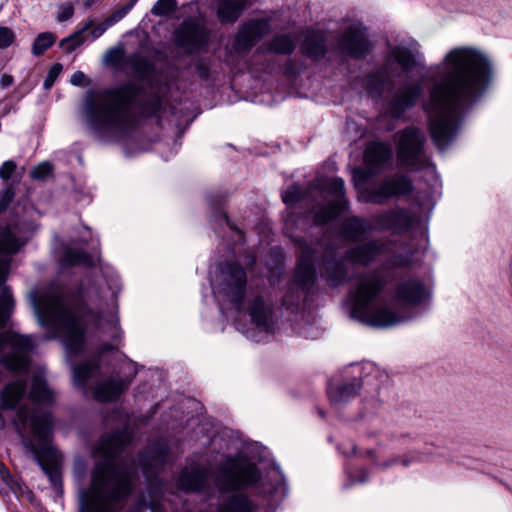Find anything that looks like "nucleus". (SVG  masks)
<instances>
[{"instance_id": "f704fd0d", "label": "nucleus", "mask_w": 512, "mask_h": 512, "mask_svg": "<svg viewBox=\"0 0 512 512\" xmlns=\"http://www.w3.org/2000/svg\"><path fill=\"white\" fill-rule=\"evenodd\" d=\"M126 62L137 80L142 82L151 81L155 73V65L150 60L138 54H133L128 57Z\"/></svg>"}, {"instance_id": "a18cd8bd", "label": "nucleus", "mask_w": 512, "mask_h": 512, "mask_svg": "<svg viewBox=\"0 0 512 512\" xmlns=\"http://www.w3.org/2000/svg\"><path fill=\"white\" fill-rule=\"evenodd\" d=\"M56 41V37L51 32H42L39 33L33 41L32 44V53L33 55L39 57L44 54V52L49 49Z\"/></svg>"}, {"instance_id": "f03ea898", "label": "nucleus", "mask_w": 512, "mask_h": 512, "mask_svg": "<svg viewBox=\"0 0 512 512\" xmlns=\"http://www.w3.org/2000/svg\"><path fill=\"white\" fill-rule=\"evenodd\" d=\"M162 96L158 91L147 92L144 87L128 81L97 92L84 104V118L89 131L102 142L119 140L132 130L133 110L150 117L160 110Z\"/></svg>"}, {"instance_id": "09e8293b", "label": "nucleus", "mask_w": 512, "mask_h": 512, "mask_svg": "<svg viewBox=\"0 0 512 512\" xmlns=\"http://www.w3.org/2000/svg\"><path fill=\"white\" fill-rule=\"evenodd\" d=\"M305 195L306 193H303L298 185L293 184L282 193V200L286 205H294Z\"/></svg>"}, {"instance_id": "72a5a7b5", "label": "nucleus", "mask_w": 512, "mask_h": 512, "mask_svg": "<svg viewBox=\"0 0 512 512\" xmlns=\"http://www.w3.org/2000/svg\"><path fill=\"white\" fill-rule=\"evenodd\" d=\"M247 0H218L217 17L222 24L234 23L242 15Z\"/></svg>"}, {"instance_id": "603ef678", "label": "nucleus", "mask_w": 512, "mask_h": 512, "mask_svg": "<svg viewBox=\"0 0 512 512\" xmlns=\"http://www.w3.org/2000/svg\"><path fill=\"white\" fill-rule=\"evenodd\" d=\"M62 68V64L60 63H55L50 67L43 82L44 89L48 90L54 85L56 79L62 71Z\"/></svg>"}, {"instance_id": "e2e57ef3", "label": "nucleus", "mask_w": 512, "mask_h": 512, "mask_svg": "<svg viewBox=\"0 0 512 512\" xmlns=\"http://www.w3.org/2000/svg\"><path fill=\"white\" fill-rule=\"evenodd\" d=\"M109 27H111V25H108V24H107V21H106V19H105L103 22H101L97 27H95V28L91 31V35H92V37H93L94 39L99 38L100 36H102V35L105 33V31H106Z\"/></svg>"}, {"instance_id": "5701e85b", "label": "nucleus", "mask_w": 512, "mask_h": 512, "mask_svg": "<svg viewBox=\"0 0 512 512\" xmlns=\"http://www.w3.org/2000/svg\"><path fill=\"white\" fill-rule=\"evenodd\" d=\"M420 83L404 85L398 89L387 102V112L394 119H400L411 108H413L422 95Z\"/></svg>"}, {"instance_id": "ddd939ff", "label": "nucleus", "mask_w": 512, "mask_h": 512, "mask_svg": "<svg viewBox=\"0 0 512 512\" xmlns=\"http://www.w3.org/2000/svg\"><path fill=\"white\" fill-rule=\"evenodd\" d=\"M122 369L126 371L123 377L112 374L97 382L93 390L96 400L103 403L115 402L128 390L138 371L133 363L126 364Z\"/></svg>"}, {"instance_id": "864d4df0", "label": "nucleus", "mask_w": 512, "mask_h": 512, "mask_svg": "<svg viewBox=\"0 0 512 512\" xmlns=\"http://www.w3.org/2000/svg\"><path fill=\"white\" fill-rule=\"evenodd\" d=\"M195 71L198 75V77L203 80L207 81L210 78V65L207 59H199L194 64Z\"/></svg>"}, {"instance_id": "49530a36", "label": "nucleus", "mask_w": 512, "mask_h": 512, "mask_svg": "<svg viewBox=\"0 0 512 512\" xmlns=\"http://www.w3.org/2000/svg\"><path fill=\"white\" fill-rule=\"evenodd\" d=\"M306 295L304 292L300 290L292 281L288 286L287 292L283 297V305L287 309H297L304 297Z\"/></svg>"}, {"instance_id": "0e129e2a", "label": "nucleus", "mask_w": 512, "mask_h": 512, "mask_svg": "<svg viewBox=\"0 0 512 512\" xmlns=\"http://www.w3.org/2000/svg\"><path fill=\"white\" fill-rule=\"evenodd\" d=\"M148 508L147 503L143 501H138L133 506H131L126 512H145Z\"/></svg>"}, {"instance_id": "7ed1b4c3", "label": "nucleus", "mask_w": 512, "mask_h": 512, "mask_svg": "<svg viewBox=\"0 0 512 512\" xmlns=\"http://www.w3.org/2000/svg\"><path fill=\"white\" fill-rule=\"evenodd\" d=\"M28 297L39 325L59 329L70 355L82 352L86 328L100 325L99 314L85 303L81 288L42 295L31 291Z\"/></svg>"}, {"instance_id": "f8f14e48", "label": "nucleus", "mask_w": 512, "mask_h": 512, "mask_svg": "<svg viewBox=\"0 0 512 512\" xmlns=\"http://www.w3.org/2000/svg\"><path fill=\"white\" fill-rule=\"evenodd\" d=\"M294 242L300 250L296 269L292 282L305 294L310 293L317 281V270L315 267V246L305 239L296 237Z\"/></svg>"}, {"instance_id": "bf43d9fd", "label": "nucleus", "mask_w": 512, "mask_h": 512, "mask_svg": "<svg viewBox=\"0 0 512 512\" xmlns=\"http://www.w3.org/2000/svg\"><path fill=\"white\" fill-rule=\"evenodd\" d=\"M74 14V7L72 4H64L60 7V11L57 14V20L64 22L69 20Z\"/></svg>"}, {"instance_id": "a211bd4d", "label": "nucleus", "mask_w": 512, "mask_h": 512, "mask_svg": "<svg viewBox=\"0 0 512 512\" xmlns=\"http://www.w3.org/2000/svg\"><path fill=\"white\" fill-rule=\"evenodd\" d=\"M7 342L13 352L3 355L2 363L11 371L26 369L30 363L28 355L34 349L33 336L13 334L7 338Z\"/></svg>"}, {"instance_id": "aec40b11", "label": "nucleus", "mask_w": 512, "mask_h": 512, "mask_svg": "<svg viewBox=\"0 0 512 512\" xmlns=\"http://www.w3.org/2000/svg\"><path fill=\"white\" fill-rule=\"evenodd\" d=\"M346 257H338L337 250L328 247L322 255L321 277L332 288L341 286L349 281Z\"/></svg>"}, {"instance_id": "39448f33", "label": "nucleus", "mask_w": 512, "mask_h": 512, "mask_svg": "<svg viewBox=\"0 0 512 512\" xmlns=\"http://www.w3.org/2000/svg\"><path fill=\"white\" fill-rule=\"evenodd\" d=\"M13 425L23 446L32 453L56 494L62 496L61 455L49 445L53 433L52 413L41 408L21 405L16 411Z\"/></svg>"}, {"instance_id": "6e6552de", "label": "nucleus", "mask_w": 512, "mask_h": 512, "mask_svg": "<svg viewBox=\"0 0 512 512\" xmlns=\"http://www.w3.org/2000/svg\"><path fill=\"white\" fill-rule=\"evenodd\" d=\"M247 288V274L238 263L226 261L220 265L216 289L238 311L241 312Z\"/></svg>"}, {"instance_id": "69168bd1", "label": "nucleus", "mask_w": 512, "mask_h": 512, "mask_svg": "<svg viewBox=\"0 0 512 512\" xmlns=\"http://www.w3.org/2000/svg\"><path fill=\"white\" fill-rule=\"evenodd\" d=\"M13 83V77L11 75L3 74L0 80L2 87H9Z\"/></svg>"}, {"instance_id": "de8ad7c7", "label": "nucleus", "mask_w": 512, "mask_h": 512, "mask_svg": "<svg viewBox=\"0 0 512 512\" xmlns=\"http://www.w3.org/2000/svg\"><path fill=\"white\" fill-rule=\"evenodd\" d=\"M177 10L176 0H157L150 12L157 17H169Z\"/></svg>"}, {"instance_id": "a19ab883", "label": "nucleus", "mask_w": 512, "mask_h": 512, "mask_svg": "<svg viewBox=\"0 0 512 512\" xmlns=\"http://www.w3.org/2000/svg\"><path fill=\"white\" fill-rule=\"evenodd\" d=\"M267 51L278 55H291L296 49L295 41L288 34L275 35L266 43Z\"/></svg>"}, {"instance_id": "b1692460", "label": "nucleus", "mask_w": 512, "mask_h": 512, "mask_svg": "<svg viewBox=\"0 0 512 512\" xmlns=\"http://www.w3.org/2000/svg\"><path fill=\"white\" fill-rule=\"evenodd\" d=\"M390 242L380 239H371L356 246L350 247L345 252V257L351 263L361 266H369L378 256L389 252Z\"/></svg>"}, {"instance_id": "13d9d810", "label": "nucleus", "mask_w": 512, "mask_h": 512, "mask_svg": "<svg viewBox=\"0 0 512 512\" xmlns=\"http://www.w3.org/2000/svg\"><path fill=\"white\" fill-rule=\"evenodd\" d=\"M16 168V163L13 160L5 161L0 166V178L5 181L9 180Z\"/></svg>"}, {"instance_id": "3c124183", "label": "nucleus", "mask_w": 512, "mask_h": 512, "mask_svg": "<svg viewBox=\"0 0 512 512\" xmlns=\"http://www.w3.org/2000/svg\"><path fill=\"white\" fill-rule=\"evenodd\" d=\"M53 167L49 162H42L35 166L31 172L30 176L35 180H42L49 176L52 173Z\"/></svg>"}, {"instance_id": "7c9ffc66", "label": "nucleus", "mask_w": 512, "mask_h": 512, "mask_svg": "<svg viewBox=\"0 0 512 512\" xmlns=\"http://www.w3.org/2000/svg\"><path fill=\"white\" fill-rule=\"evenodd\" d=\"M303 55L317 61L325 57L328 52L326 38L320 31L309 30L301 44Z\"/></svg>"}, {"instance_id": "9b49d317", "label": "nucleus", "mask_w": 512, "mask_h": 512, "mask_svg": "<svg viewBox=\"0 0 512 512\" xmlns=\"http://www.w3.org/2000/svg\"><path fill=\"white\" fill-rule=\"evenodd\" d=\"M33 228L32 223L21 224L17 221L0 229V253L4 254L3 257H0V286L4 285L7 280L11 265L10 256L16 254L26 242L23 233L33 230Z\"/></svg>"}, {"instance_id": "774afa93", "label": "nucleus", "mask_w": 512, "mask_h": 512, "mask_svg": "<svg viewBox=\"0 0 512 512\" xmlns=\"http://www.w3.org/2000/svg\"><path fill=\"white\" fill-rule=\"evenodd\" d=\"M399 462V457H394L393 459L389 460V461H385L383 463H381L379 466L381 468H388L394 464H397Z\"/></svg>"}, {"instance_id": "052dcab7", "label": "nucleus", "mask_w": 512, "mask_h": 512, "mask_svg": "<svg viewBox=\"0 0 512 512\" xmlns=\"http://www.w3.org/2000/svg\"><path fill=\"white\" fill-rule=\"evenodd\" d=\"M70 83L74 86L84 87L89 84V81L82 71H76L72 74Z\"/></svg>"}, {"instance_id": "9d476101", "label": "nucleus", "mask_w": 512, "mask_h": 512, "mask_svg": "<svg viewBox=\"0 0 512 512\" xmlns=\"http://www.w3.org/2000/svg\"><path fill=\"white\" fill-rule=\"evenodd\" d=\"M316 187L321 193H326L333 197L332 201L327 204L318 205L313 211V223L316 226H322L344 213L348 208V200L345 197V183L342 178L336 177L323 180Z\"/></svg>"}, {"instance_id": "473e14b6", "label": "nucleus", "mask_w": 512, "mask_h": 512, "mask_svg": "<svg viewBox=\"0 0 512 512\" xmlns=\"http://www.w3.org/2000/svg\"><path fill=\"white\" fill-rule=\"evenodd\" d=\"M360 389L361 381L358 378H352L348 381H343L336 387L330 385L327 389V393L333 405H342L356 397Z\"/></svg>"}, {"instance_id": "a878e982", "label": "nucleus", "mask_w": 512, "mask_h": 512, "mask_svg": "<svg viewBox=\"0 0 512 512\" xmlns=\"http://www.w3.org/2000/svg\"><path fill=\"white\" fill-rule=\"evenodd\" d=\"M169 453L168 443L164 440H157L147 450L138 453L137 461L145 474H152L164 467Z\"/></svg>"}, {"instance_id": "c85d7f7f", "label": "nucleus", "mask_w": 512, "mask_h": 512, "mask_svg": "<svg viewBox=\"0 0 512 512\" xmlns=\"http://www.w3.org/2000/svg\"><path fill=\"white\" fill-rule=\"evenodd\" d=\"M384 64L389 69L397 64L403 72L409 73L420 64V53L403 44L396 45L389 50Z\"/></svg>"}, {"instance_id": "ea45409f", "label": "nucleus", "mask_w": 512, "mask_h": 512, "mask_svg": "<svg viewBox=\"0 0 512 512\" xmlns=\"http://www.w3.org/2000/svg\"><path fill=\"white\" fill-rule=\"evenodd\" d=\"M226 198L227 195L222 192H212L207 195L208 204L210 205L214 212L212 218L215 221L224 220L230 229L238 231L237 228L230 221L227 213L222 209L226 201Z\"/></svg>"}, {"instance_id": "4c0bfd02", "label": "nucleus", "mask_w": 512, "mask_h": 512, "mask_svg": "<svg viewBox=\"0 0 512 512\" xmlns=\"http://www.w3.org/2000/svg\"><path fill=\"white\" fill-rule=\"evenodd\" d=\"M64 267L85 266L93 267L94 260L90 254L79 248H66L61 258Z\"/></svg>"}, {"instance_id": "4be33fe9", "label": "nucleus", "mask_w": 512, "mask_h": 512, "mask_svg": "<svg viewBox=\"0 0 512 512\" xmlns=\"http://www.w3.org/2000/svg\"><path fill=\"white\" fill-rule=\"evenodd\" d=\"M374 222L375 230L404 233L412 227L414 217L408 209L396 207L379 212Z\"/></svg>"}, {"instance_id": "37998d69", "label": "nucleus", "mask_w": 512, "mask_h": 512, "mask_svg": "<svg viewBox=\"0 0 512 512\" xmlns=\"http://www.w3.org/2000/svg\"><path fill=\"white\" fill-rule=\"evenodd\" d=\"M13 308L14 299L11 289L5 286L0 293V329L6 327Z\"/></svg>"}, {"instance_id": "2eb2a0df", "label": "nucleus", "mask_w": 512, "mask_h": 512, "mask_svg": "<svg viewBox=\"0 0 512 512\" xmlns=\"http://www.w3.org/2000/svg\"><path fill=\"white\" fill-rule=\"evenodd\" d=\"M338 49L344 55L362 60L372 49L364 27L351 25L338 38Z\"/></svg>"}, {"instance_id": "680f3d73", "label": "nucleus", "mask_w": 512, "mask_h": 512, "mask_svg": "<svg viewBox=\"0 0 512 512\" xmlns=\"http://www.w3.org/2000/svg\"><path fill=\"white\" fill-rule=\"evenodd\" d=\"M348 477H349V481L345 484L346 488L352 486L355 482L365 483L369 479V472L367 469L362 468L360 470V475L357 480H355L350 474Z\"/></svg>"}, {"instance_id": "f3484780", "label": "nucleus", "mask_w": 512, "mask_h": 512, "mask_svg": "<svg viewBox=\"0 0 512 512\" xmlns=\"http://www.w3.org/2000/svg\"><path fill=\"white\" fill-rule=\"evenodd\" d=\"M243 309L260 331L266 334L272 332L274 305L269 297L257 293L247 300L246 305L243 304Z\"/></svg>"}, {"instance_id": "c756f323", "label": "nucleus", "mask_w": 512, "mask_h": 512, "mask_svg": "<svg viewBox=\"0 0 512 512\" xmlns=\"http://www.w3.org/2000/svg\"><path fill=\"white\" fill-rule=\"evenodd\" d=\"M374 230L375 225L371 221L359 216H350L341 224L340 235L347 241L359 242Z\"/></svg>"}, {"instance_id": "dca6fc26", "label": "nucleus", "mask_w": 512, "mask_h": 512, "mask_svg": "<svg viewBox=\"0 0 512 512\" xmlns=\"http://www.w3.org/2000/svg\"><path fill=\"white\" fill-rule=\"evenodd\" d=\"M431 293L418 278L398 282L393 290L394 301L403 308H414L430 299Z\"/></svg>"}, {"instance_id": "79ce46f5", "label": "nucleus", "mask_w": 512, "mask_h": 512, "mask_svg": "<svg viewBox=\"0 0 512 512\" xmlns=\"http://www.w3.org/2000/svg\"><path fill=\"white\" fill-rule=\"evenodd\" d=\"M413 252L407 249L403 252H393L381 264L380 270L388 272L390 269L407 268L411 265Z\"/></svg>"}, {"instance_id": "4468645a", "label": "nucleus", "mask_w": 512, "mask_h": 512, "mask_svg": "<svg viewBox=\"0 0 512 512\" xmlns=\"http://www.w3.org/2000/svg\"><path fill=\"white\" fill-rule=\"evenodd\" d=\"M413 188V183L407 174L397 173L370 189L367 201L382 205L391 198L410 195Z\"/></svg>"}, {"instance_id": "423d86ee", "label": "nucleus", "mask_w": 512, "mask_h": 512, "mask_svg": "<svg viewBox=\"0 0 512 512\" xmlns=\"http://www.w3.org/2000/svg\"><path fill=\"white\" fill-rule=\"evenodd\" d=\"M384 286V281L379 277L361 278L356 288L347 296L351 318L375 328L392 327L408 320V317L399 315L388 307H374V301Z\"/></svg>"}, {"instance_id": "c9c22d12", "label": "nucleus", "mask_w": 512, "mask_h": 512, "mask_svg": "<svg viewBox=\"0 0 512 512\" xmlns=\"http://www.w3.org/2000/svg\"><path fill=\"white\" fill-rule=\"evenodd\" d=\"M29 398L36 403L51 404L54 401V393L48 387L43 375L36 374L32 378Z\"/></svg>"}, {"instance_id": "c03bdc74", "label": "nucleus", "mask_w": 512, "mask_h": 512, "mask_svg": "<svg viewBox=\"0 0 512 512\" xmlns=\"http://www.w3.org/2000/svg\"><path fill=\"white\" fill-rule=\"evenodd\" d=\"M94 25V21L92 19H88L83 28L74 32L70 36L62 39L60 41V47L63 48L67 53L73 52L75 49H77L80 45L83 44L84 40L81 37L82 33L89 28H91Z\"/></svg>"}, {"instance_id": "20e7f679", "label": "nucleus", "mask_w": 512, "mask_h": 512, "mask_svg": "<svg viewBox=\"0 0 512 512\" xmlns=\"http://www.w3.org/2000/svg\"><path fill=\"white\" fill-rule=\"evenodd\" d=\"M130 442V435L120 430L101 439L99 449L103 459L94 467L90 490L80 491L78 512H114L113 504L129 497L130 471L117 458Z\"/></svg>"}, {"instance_id": "393cba45", "label": "nucleus", "mask_w": 512, "mask_h": 512, "mask_svg": "<svg viewBox=\"0 0 512 512\" xmlns=\"http://www.w3.org/2000/svg\"><path fill=\"white\" fill-rule=\"evenodd\" d=\"M387 65L383 64L373 71L367 73L362 79L361 84L370 98L379 100L385 92H391L395 87V81L389 73Z\"/></svg>"}, {"instance_id": "6ab92c4d", "label": "nucleus", "mask_w": 512, "mask_h": 512, "mask_svg": "<svg viewBox=\"0 0 512 512\" xmlns=\"http://www.w3.org/2000/svg\"><path fill=\"white\" fill-rule=\"evenodd\" d=\"M208 42L205 29L191 19L184 20L174 31V43L183 48L188 54L204 47Z\"/></svg>"}, {"instance_id": "1a4fd4ad", "label": "nucleus", "mask_w": 512, "mask_h": 512, "mask_svg": "<svg viewBox=\"0 0 512 512\" xmlns=\"http://www.w3.org/2000/svg\"><path fill=\"white\" fill-rule=\"evenodd\" d=\"M397 138L396 151L401 165L420 169L427 163L424 151L425 134L414 126L405 127L395 134Z\"/></svg>"}, {"instance_id": "4d7b16f0", "label": "nucleus", "mask_w": 512, "mask_h": 512, "mask_svg": "<svg viewBox=\"0 0 512 512\" xmlns=\"http://www.w3.org/2000/svg\"><path fill=\"white\" fill-rule=\"evenodd\" d=\"M123 53L124 50L122 48L112 47L105 52L104 61L107 64H116L121 60Z\"/></svg>"}, {"instance_id": "58836bf2", "label": "nucleus", "mask_w": 512, "mask_h": 512, "mask_svg": "<svg viewBox=\"0 0 512 512\" xmlns=\"http://www.w3.org/2000/svg\"><path fill=\"white\" fill-rule=\"evenodd\" d=\"M220 512H254V505L244 494H233L219 506Z\"/></svg>"}, {"instance_id": "412c9836", "label": "nucleus", "mask_w": 512, "mask_h": 512, "mask_svg": "<svg viewBox=\"0 0 512 512\" xmlns=\"http://www.w3.org/2000/svg\"><path fill=\"white\" fill-rule=\"evenodd\" d=\"M271 29L267 18L251 19L241 25L234 41L237 52H247L258 43Z\"/></svg>"}, {"instance_id": "2f4dec72", "label": "nucleus", "mask_w": 512, "mask_h": 512, "mask_svg": "<svg viewBox=\"0 0 512 512\" xmlns=\"http://www.w3.org/2000/svg\"><path fill=\"white\" fill-rule=\"evenodd\" d=\"M27 391V381L18 379L7 383L0 392V404L3 410L16 409Z\"/></svg>"}, {"instance_id": "cd10ccee", "label": "nucleus", "mask_w": 512, "mask_h": 512, "mask_svg": "<svg viewBox=\"0 0 512 512\" xmlns=\"http://www.w3.org/2000/svg\"><path fill=\"white\" fill-rule=\"evenodd\" d=\"M209 483V475L206 469L199 466L185 467L177 478L178 488L186 493L203 492Z\"/></svg>"}, {"instance_id": "bb28decb", "label": "nucleus", "mask_w": 512, "mask_h": 512, "mask_svg": "<svg viewBox=\"0 0 512 512\" xmlns=\"http://www.w3.org/2000/svg\"><path fill=\"white\" fill-rule=\"evenodd\" d=\"M392 159L391 147L379 141L370 142L364 151V163L371 175L378 174Z\"/></svg>"}, {"instance_id": "8fccbe9b", "label": "nucleus", "mask_w": 512, "mask_h": 512, "mask_svg": "<svg viewBox=\"0 0 512 512\" xmlns=\"http://www.w3.org/2000/svg\"><path fill=\"white\" fill-rule=\"evenodd\" d=\"M137 0H131L127 4L123 5L121 8L114 11L110 16L106 18L107 24L113 26L121 19H123L129 11L134 7Z\"/></svg>"}, {"instance_id": "e433bc0d", "label": "nucleus", "mask_w": 512, "mask_h": 512, "mask_svg": "<svg viewBox=\"0 0 512 512\" xmlns=\"http://www.w3.org/2000/svg\"><path fill=\"white\" fill-rule=\"evenodd\" d=\"M100 370L97 360H86L73 367V380L74 384L81 389H84L88 381Z\"/></svg>"}, {"instance_id": "5fc2aeb1", "label": "nucleus", "mask_w": 512, "mask_h": 512, "mask_svg": "<svg viewBox=\"0 0 512 512\" xmlns=\"http://www.w3.org/2000/svg\"><path fill=\"white\" fill-rule=\"evenodd\" d=\"M15 196L14 188L9 185L0 192V213L5 211Z\"/></svg>"}, {"instance_id": "338daca9", "label": "nucleus", "mask_w": 512, "mask_h": 512, "mask_svg": "<svg viewBox=\"0 0 512 512\" xmlns=\"http://www.w3.org/2000/svg\"><path fill=\"white\" fill-rule=\"evenodd\" d=\"M399 462V457H394L393 459L389 460V461H385L383 463H381L379 466L381 468H388L394 464H397Z\"/></svg>"}, {"instance_id": "0eeeda50", "label": "nucleus", "mask_w": 512, "mask_h": 512, "mask_svg": "<svg viewBox=\"0 0 512 512\" xmlns=\"http://www.w3.org/2000/svg\"><path fill=\"white\" fill-rule=\"evenodd\" d=\"M260 478V471L256 464L251 462L241 463L236 458H229L220 467L215 483L222 493L256 486L258 493L262 495L273 494L281 485V483L268 485L266 482H263L260 486H257Z\"/></svg>"}, {"instance_id": "6e6d98bb", "label": "nucleus", "mask_w": 512, "mask_h": 512, "mask_svg": "<svg viewBox=\"0 0 512 512\" xmlns=\"http://www.w3.org/2000/svg\"><path fill=\"white\" fill-rule=\"evenodd\" d=\"M15 40L14 32L8 27H0V49L9 47Z\"/></svg>"}, {"instance_id": "f257e3e1", "label": "nucleus", "mask_w": 512, "mask_h": 512, "mask_svg": "<svg viewBox=\"0 0 512 512\" xmlns=\"http://www.w3.org/2000/svg\"><path fill=\"white\" fill-rule=\"evenodd\" d=\"M430 92V134L440 153L455 140L465 108L477 102L492 78V64L480 50L461 46L444 57Z\"/></svg>"}]
</instances>
